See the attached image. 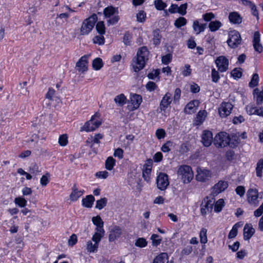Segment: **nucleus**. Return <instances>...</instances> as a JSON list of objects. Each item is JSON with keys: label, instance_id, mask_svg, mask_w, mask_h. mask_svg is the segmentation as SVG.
<instances>
[{"label": "nucleus", "instance_id": "obj_6", "mask_svg": "<svg viewBox=\"0 0 263 263\" xmlns=\"http://www.w3.org/2000/svg\"><path fill=\"white\" fill-rule=\"evenodd\" d=\"M242 42L240 33L236 30H231L229 33V39L227 43L232 48H236L241 44Z\"/></svg>", "mask_w": 263, "mask_h": 263}, {"label": "nucleus", "instance_id": "obj_5", "mask_svg": "<svg viewBox=\"0 0 263 263\" xmlns=\"http://www.w3.org/2000/svg\"><path fill=\"white\" fill-rule=\"evenodd\" d=\"M230 138L226 132L217 134L214 139V144L217 147H224L229 144Z\"/></svg>", "mask_w": 263, "mask_h": 263}, {"label": "nucleus", "instance_id": "obj_53", "mask_svg": "<svg viewBox=\"0 0 263 263\" xmlns=\"http://www.w3.org/2000/svg\"><path fill=\"white\" fill-rule=\"evenodd\" d=\"M54 93H55V90L53 88H49L48 91L45 96V101H50L53 100V98L54 96Z\"/></svg>", "mask_w": 263, "mask_h": 263}, {"label": "nucleus", "instance_id": "obj_2", "mask_svg": "<svg viewBox=\"0 0 263 263\" xmlns=\"http://www.w3.org/2000/svg\"><path fill=\"white\" fill-rule=\"evenodd\" d=\"M97 21L98 16L95 13L85 19L80 28V35H86L88 34L93 28Z\"/></svg>", "mask_w": 263, "mask_h": 263}, {"label": "nucleus", "instance_id": "obj_35", "mask_svg": "<svg viewBox=\"0 0 263 263\" xmlns=\"http://www.w3.org/2000/svg\"><path fill=\"white\" fill-rule=\"evenodd\" d=\"M116 164V160L112 157H109L105 161V168L111 171L113 169Z\"/></svg>", "mask_w": 263, "mask_h": 263}, {"label": "nucleus", "instance_id": "obj_47", "mask_svg": "<svg viewBox=\"0 0 263 263\" xmlns=\"http://www.w3.org/2000/svg\"><path fill=\"white\" fill-rule=\"evenodd\" d=\"M238 227L239 226L237 223L233 226L232 229L230 231L228 235V238L229 239L233 238L236 236L238 232Z\"/></svg>", "mask_w": 263, "mask_h": 263}, {"label": "nucleus", "instance_id": "obj_33", "mask_svg": "<svg viewBox=\"0 0 263 263\" xmlns=\"http://www.w3.org/2000/svg\"><path fill=\"white\" fill-rule=\"evenodd\" d=\"M151 171V167L149 165H146L142 172L143 177L144 180L147 182H149L150 181V175Z\"/></svg>", "mask_w": 263, "mask_h": 263}, {"label": "nucleus", "instance_id": "obj_43", "mask_svg": "<svg viewBox=\"0 0 263 263\" xmlns=\"http://www.w3.org/2000/svg\"><path fill=\"white\" fill-rule=\"evenodd\" d=\"M259 82V76L257 73L253 74L251 81L249 83V87L253 88L258 85Z\"/></svg>", "mask_w": 263, "mask_h": 263}, {"label": "nucleus", "instance_id": "obj_56", "mask_svg": "<svg viewBox=\"0 0 263 263\" xmlns=\"http://www.w3.org/2000/svg\"><path fill=\"white\" fill-rule=\"evenodd\" d=\"M215 17V14L212 12H208L202 15V18L205 22L211 21Z\"/></svg>", "mask_w": 263, "mask_h": 263}, {"label": "nucleus", "instance_id": "obj_61", "mask_svg": "<svg viewBox=\"0 0 263 263\" xmlns=\"http://www.w3.org/2000/svg\"><path fill=\"white\" fill-rule=\"evenodd\" d=\"M257 109L252 105H248L246 106L247 111L249 115H256Z\"/></svg>", "mask_w": 263, "mask_h": 263}, {"label": "nucleus", "instance_id": "obj_20", "mask_svg": "<svg viewBox=\"0 0 263 263\" xmlns=\"http://www.w3.org/2000/svg\"><path fill=\"white\" fill-rule=\"evenodd\" d=\"M255 230L251 224L247 223L243 228V238L246 240H249L255 233Z\"/></svg>", "mask_w": 263, "mask_h": 263}, {"label": "nucleus", "instance_id": "obj_9", "mask_svg": "<svg viewBox=\"0 0 263 263\" xmlns=\"http://www.w3.org/2000/svg\"><path fill=\"white\" fill-rule=\"evenodd\" d=\"M233 107V105L230 102H222L219 109L218 112L221 118H225L229 116Z\"/></svg>", "mask_w": 263, "mask_h": 263}, {"label": "nucleus", "instance_id": "obj_13", "mask_svg": "<svg viewBox=\"0 0 263 263\" xmlns=\"http://www.w3.org/2000/svg\"><path fill=\"white\" fill-rule=\"evenodd\" d=\"M214 141L212 133L210 130H204L202 135L201 142L203 145L206 147H209Z\"/></svg>", "mask_w": 263, "mask_h": 263}, {"label": "nucleus", "instance_id": "obj_40", "mask_svg": "<svg viewBox=\"0 0 263 263\" xmlns=\"http://www.w3.org/2000/svg\"><path fill=\"white\" fill-rule=\"evenodd\" d=\"M263 169V159L258 160L256 164V176L259 177L262 176V170Z\"/></svg>", "mask_w": 263, "mask_h": 263}, {"label": "nucleus", "instance_id": "obj_63", "mask_svg": "<svg viewBox=\"0 0 263 263\" xmlns=\"http://www.w3.org/2000/svg\"><path fill=\"white\" fill-rule=\"evenodd\" d=\"M160 74V70L159 69H155L153 70V71L151 72H149L147 74V77L149 79L154 80L156 77H158L159 74Z\"/></svg>", "mask_w": 263, "mask_h": 263}, {"label": "nucleus", "instance_id": "obj_38", "mask_svg": "<svg viewBox=\"0 0 263 263\" xmlns=\"http://www.w3.org/2000/svg\"><path fill=\"white\" fill-rule=\"evenodd\" d=\"M92 67L95 70H98L103 66L102 60L100 58H97L93 60L92 63Z\"/></svg>", "mask_w": 263, "mask_h": 263}, {"label": "nucleus", "instance_id": "obj_14", "mask_svg": "<svg viewBox=\"0 0 263 263\" xmlns=\"http://www.w3.org/2000/svg\"><path fill=\"white\" fill-rule=\"evenodd\" d=\"M87 56H82L76 63V67L79 71L84 72L87 70Z\"/></svg>", "mask_w": 263, "mask_h": 263}, {"label": "nucleus", "instance_id": "obj_29", "mask_svg": "<svg viewBox=\"0 0 263 263\" xmlns=\"http://www.w3.org/2000/svg\"><path fill=\"white\" fill-rule=\"evenodd\" d=\"M208 26L211 31L215 32L222 26V24L219 21H211Z\"/></svg>", "mask_w": 263, "mask_h": 263}, {"label": "nucleus", "instance_id": "obj_58", "mask_svg": "<svg viewBox=\"0 0 263 263\" xmlns=\"http://www.w3.org/2000/svg\"><path fill=\"white\" fill-rule=\"evenodd\" d=\"M155 134L157 138L159 140L163 139L166 136V133L164 129L162 128L157 129Z\"/></svg>", "mask_w": 263, "mask_h": 263}, {"label": "nucleus", "instance_id": "obj_31", "mask_svg": "<svg viewBox=\"0 0 263 263\" xmlns=\"http://www.w3.org/2000/svg\"><path fill=\"white\" fill-rule=\"evenodd\" d=\"M187 24V20L182 16L177 18L174 22V26L177 28H180L181 27L184 26Z\"/></svg>", "mask_w": 263, "mask_h": 263}, {"label": "nucleus", "instance_id": "obj_46", "mask_svg": "<svg viewBox=\"0 0 263 263\" xmlns=\"http://www.w3.org/2000/svg\"><path fill=\"white\" fill-rule=\"evenodd\" d=\"M137 21L140 23H144L145 21L146 14L143 10H140L136 15Z\"/></svg>", "mask_w": 263, "mask_h": 263}, {"label": "nucleus", "instance_id": "obj_54", "mask_svg": "<svg viewBox=\"0 0 263 263\" xmlns=\"http://www.w3.org/2000/svg\"><path fill=\"white\" fill-rule=\"evenodd\" d=\"M211 77L212 81L215 83H217L220 79L219 72L215 68H213L212 70Z\"/></svg>", "mask_w": 263, "mask_h": 263}, {"label": "nucleus", "instance_id": "obj_62", "mask_svg": "<svg viewBox=\"0 0 263 263\" xmlns=\"http://www.w3.org/2000/svg\"><path fill=\"white\" fill-rule=\"evenodd\" d=\"M172 55L170 53H168L162 57V62L163 64L167 65L172 61Z\"/></svg>", "mask_w": 263, "mask_h": 263}, {"label": "nucleus", "instance_id": "obj_26", "mask_svg": "<svg viewBox=\"0 0 263 263\" xmlns=\"http://www.w3.org/2000/svg\"><path fill=\"white\" fill-rule=\"evenodd\" d=\"M104 16L109 18L115 14L118 13V8H115L112 6L106 7L103 10Z\"/></svg>", "mask_w": 263, "mask_h": 263}, {"label": "nucleus", "instance_id": "obj_37", "mask_svg": "<svg viewBox=\"0 0 263 263\" xmlns=\"http://www.w3.org/2000/svg\"><path fill=\"white\" fill-rule=\"evenodd\" d=\"M224 206V201L223 199H219L215 203L214 211L216 213H219L221 211Z\"/></svg>", "mask_w": 263, "mask_h": 263}, {"label": "nucleus", "instance_id": "obj_41", "mask_svg": "<svg viewBox=\"0 0 263 263\" xmlns=\"http://www.w3.org/2000/svg\"><path fill=\"white\" fill-rule=\"evenodd\" d=\"M173 146H174L173 142L169 140L163 144L161 148V149L163 153H168L171 151V148Z\"/></svg>", "mask_w": 263, "mask_h": 263}, {"label": "nucleus", "instance_id": "obj_39", "mask_svg": "<svg viewBox=\"0 0 263 263\" xmlns=\"http://www.w3.org/2000/svg\"><path fill=\"white\" fill-rule=\"evenodd\" d=\"M105 234V231L103 230V232H98L96 231L95 233L92 237V240L94 241L95 243H97L99 245V243L101 240V238L103 237Z\"/></svg>", "mask_w": 263, "mask_h": 263}, {"label": "nucleus", "instance_id": "obj_42", "mask_svg": "<svg viewBox=\"0 0 263 263\" xmlns=\"http://www.w3.org/2000/svg\"><path fill=\"white\" fill-rule=\"evenodd\" d=\"M96 29L100 35L104 34L105 32V27L104 22L103 21L98 22L96 24Z\"/></svg>", "mask_w": 263, "mask_h": 263}, {"label": "nucleus", "instance_id": "obj_21", "mask_svg": "<svg viewBox=\"0 0 263 263\" xmlns=\"http://www.w3.org/2000/svg\"><path fill=\"white\" fill-rule=\"evenodd\" d=\"M152 263H173L169 260V257L166 253H161L157 255L153 259Z\"/></svg>", "mask_w": 263, "mask_h": 263}, {"label": "nucleus", "instance_id": "obj_16", "mask_svg": "<svg viewBox=\"0 0 263 263\" xmlns=\"http://www.w3.org/2000/svg\"><path fill=\"white\" fill-rule=\"evenodd\" d=\"M211 177V173L208 170L198 169L196 179L199 181L205 182Z\"/></svg>", "mask_w": 263, "mask_h": 263}, {"label": "nucleus", "instance_id": "obj_55", "mask_svg": "<svg viewBox=\"0 0 263 263\" xmlns=\"http://www.w3.org/2000/svg\"><path fill=\"white\" fill-rule=\"evenodd\" d=\"M241 68H235L231 72V76L235 79H239L242 76Z\"/></svg>", "mask_w": 263, "mask_h": 263}, {"label": "nucleus", "instance_id": "obj_64", "mask_svg": "<svg viewBox=\"0 0 263 263\" xmlns=\"http://www.w3.org/2000/svg\"><path fill=\"white\" fill-rule=\"evenodd\" d=\"M192 70L190 68V65L186 64L184 66V69L182 70V73L184 77L189 76L191 74Z\"/></svg>", "mask_w": 263, "mask_h": 263}, {"label": "nucleus", "instance_id": "obj_19", "mask_svg": "<svg viewBox=\"0 0 263 263\" xmlns=\"http://www.w3.org/2000/svg\"><path fill=\"white\" fill-rule=\"evenodd\" d=\"M198 100H193L186 104L184 108V112L187 114L194 113L199 105Z\"/></svg>", "mask_w": 263, "mask_h": 263}, {"label": "nucleus", "instance_id": "obj_34", "mask_svg": "<svg viewBox=\"0 0 263 263\" xmlns=\"http://www.w3.org/2000/svg\"><path fill=\"white\" fill-rule=\"evenodd\" d=\"M126 100L125 96L122 93L117 96L114 99L115 103L120 106H122L126 103Z\"/></svg>", "mask_w": 263, "mask_h": 263}, {"label": "nucleus", "instance_id": "obj_10", "mask_svg": "<svg viewBox=\"0 0 263 263\" xmlns=\"http://www.w3.org/2000/svg\"><path fill=\"white\" fill-rule=\"evenodd\" d=\"M228 187V183L225 181H219L212 188L211 195L216 196L219 193L223 192Z\"/></svg>", "mask_w": 263, "mask_h": 263}, {"label": "nucleus", "instance_id": "obj_48", "mask_svg": "<svg viewBox=\"0 0 263 263\" xmlns=\"http://www.w3.org/2000/svg\"><path fill=\"white\" fill-rule=\"evenodd\" d=\"M151 239L152 241V245L153 246H157L159 245L162 241L160 236L157 234H153L151 236Z\"/></svg>", "mask_w": 263, "mask_h": 263}, {"label": "nucleus", "instance_id": "obj_24", "mask_svg": "<svg viewBox=\"0 0 263 263\" xmlns=\"http://www.w3.org/2000/svg\"><path fill=\"white\" fill-rule=\"evenodd\" d=\"M84 193V191L78 190L76 184L72 188V192L70 195V199L71 200L74 201L81 197Z\"/></svg>", "mask_w": 263, "mask_h": 263}, {"label": "nucleus", "instance_id": "obj_27", "mask_svg": "<svg viewBox=\"0 0 263 263\" xmlns=\"http://www.w3.org/2000/svg\"><path fill=\"white\" fill-rule=\"evenodd\" d=\"M95 201V197L92 195H87L82 199V205L86 208H90Z\"/></svg>", "mask_w": 263, "mask_h": 263}, {"label": "nucleus", "instance_id": "obj_23", "mask_svg": "<svg viewBox=\"0 0 263 263\" xmlns=\"http://www.w3.org/2000/svg\"><path fill=\"white\" fill-rule=\"evenodd\" d=\"M229 18L230 22L234 24H239L242 22V17L237 12L230 13Z\"/></svg>", "mask_w": 263, "mask_h": 263}, {"label": "nucleus", "instance_id": "obj_7", "mask_svg": "<svg viewBox=\"0 0 263 263\" xmlns=\"http://www.w3.org/2000/svg\"><path fill=\"white\" fill-rule=\"evenodd\" d=\"M156 183L159 190L164 191L169 185L167 175L165 173H160L157 177Z\"/></svg>", "mask_w": 263, "mask_h": 263}, {"label": "nucleus", "instance_id": "obj_3", "mask_svg": "<svg viewBox=\"0 0 263 263\" xmlns=\"http://www.w3.org/2000/svg\"><path fill=\"white\" fill-rule=\"evenodd\" d=\"M177 174L180 176L184 183H190L194 176L191 167L186 165H181L178 170Z\"/></svg>", "mask_w": 263, "mask_h": 263}, {"label": "nucleus", "instance_id": "obj_22", "mask_svg": "<svg viewBox=\"0 0 263 263\" xmlns=\"http://www.w3.org/2000/svg\"><path fill=\"white\" fill-rule=\"evenodd\" d=\"M92 222L93 224L97 226L95 229L96 231L103 232V230H104L103 229L104 222L100 216L98 215L93 217L92 218Z\"/></svg>", "mask_w": 263, "mask_h": 263}, {"label": "nucleus", "instance_id": "obj_59", "mask_svg": "<svg viewBox=\"0 0 263 263\" xmlns=\"http://www.w3.org/2000/svg\"><path fill=\"white\" fill-rule=\"evenodd\" d=\"M145 87L147 90L151 92L154 91L157 88V85L154 82L149 81L145 85Z\"/></svg>", "mask_w": 263, "mask_h": 263}, {"label": "nucleus", "instance_id": "obj_52", "mask_svg": "<svg viewBox=\"0 0 263 263\" xmlns=\"http://www.w3.org/2000/svg\"><path fill=\"white\" fill-rule=\"evenodd\" d=\"M147 242L144 238H139L135 242V246L140 248H144L147 246Z\"/></svg>", "mask_w": 263, "mask_h": 263}, {"label": "nucleus", "instance_id": "obj_17", "mask_svg": "<svg viewBox=\"0 0 263 263\" xmlns=\"http://www.w3.org/2000/svg\"><path fill=\"white\" fill-rule=\"evenodd\" d=\"M253 45L254 50L258 53H261L263 50V47L260 43V34L259 32H255L253 36Z\"/></svg>", "mask_w": 263, "mask_h": 263}, {"label": "nucleus", "instance_id": "obj_11", "mask_svg": "<svg viewBox=\"0 0 263 263\" xmlns=\"http://www.w3.org/2000/svg\"><path fill=\"white\" fill-rule=\"evenodd\" d=\"M247 200L251 204L257 205L258 204L257 199L258 193L256 189H250L247 192Z\"/></svg>", "mask_w": 263, "mask_h": 263}, {"label": "nucleus", "instance_id": "obj_25", "mask_svg": "<svg viewBox=\"0 0 263 263\" xmlns=\"http://www.w3.org/2000/svg\"><path fill=\"white\" fill-rule=\"evenodd\" d=\"M131 102L134 109H137L140 105L142 99L140 95L134 94L131 97Z\"/></svg>", "mask_w": 263, "mask_h": 263}, {"label": "nucleus", "instance_id": "obj_44", "mask_svg": "<svg viewBox=\"0 0 263 263\" xmlns=\"http://www.w3.org/2000/svg\"><path fill=\"white\" fill-rule=\"evenodd\" d=\"M99 245L97 243L93 244L91 241H89L87 243V250L90 253H93L97 250Z\"/></svg>", "mask_w": 263, "mask_h": 263}, {"label": "nucleus", "instance_id": "obj_30", "mask_svg": "<svg viewBox=\"0 0 263 263\" xmlns=\"http://www.w3.org/2000/svg\"><path fill=\"white\" fill-rule=\"evenodd\" d=\"M256 95V104L257 105H261L263 103V88L260 91L258 88H256L253 90V94Z\"/></svg>", "mask_w": 263, "mask_h": 263}, {"label": "nucleus", "instance_id": "obj_60", "mask_svg": "<svg viewBox=\"0 0 263 263\" xmlns=\"http://www.w3.org/2000/svg\"><path fill=\"white\" fill-rule=\"evenodd\" d=\"M68 143L67 136L66 135H61L59 139V143L61 146H65Z\"/></svg>", "mask_w": 263, "mask_h": 263}, {"label": "nucleus", "instance_id": "obj_45", "mask_svg": "<svg viewBox=\"0 0 263 263\" xmlns=\"http://www.w3.org/2000/svg\"><path fill=\"white\" fill-rule=\"evenodd\" d=\"M207 230L202 228L200 232V241L201 243L205 244L208 241L206 236Z\"/></svg>", "mask_w": 263, "mask_h": 263}, {"label": "nucleus", "instance_id": "obj_1", "mask_svg": "<svg viewBox=\"0 0 263 263\" xmlns=\"http://www.w3.org/2000/svg\"><path fill=\"white\" fill-rule=\"evenodd\" d=\"M148 54L149 51L146 47L143 46L139 49L137 56L133 60L132 63V66L135 72H138L144 67Z\"/></svg>", "mask_w": 263, "mask_h": 263}, {"label": "nucleus", "instance_id": "obj_4", "mask_svg": "<svg viewBox=\"0 0 263 263\" xmlns=\"http://www.w3.org/2000/svg\"><path fill=\"white\" fill-rule=\"evenodd\" d=\"M215 200L208 197L204 198L200 204V213L202 216L205 217L208 213H211L213 209Z\"/></svg>", "mask_w": 263, "mask_h": 263}, {"label": "nucleus", "instance_id": "obj_49", "mask_svg": "<svg viewBox=\"0 0 263 263\" xmlns=\"http://www.w3.org/2000/svg\"><path fill=\"white\" fill-rule=\"evenodd\" d=\"M154 5L156 8L158 10H162L166 7V4L162 0H155Z\"/></svg>", "mask_w": 263, "mask_h": 263}, {"label": "nucleus", "instance_id": "obj_15", "mask_svg": "<svg viewBox=\"0 0 263 263\" xmlns=\"http://www.w3.org/2000/svg\"><path fill=\"white\" fill-rule=\"evenodd\" d=\"M122 234V230L119 226H115L109 232L108 240L110 242L115 241L119 238Z\"/></svg>", "mask_w": 263, "mask_h": 263}, {"label": "nucleus", "instance_id": "obj_50", "mask_svg": "<svg viewBox=\"0 0 263 263\" xmlns=\"http://www.w3.org/2000/svg\"><path fill=\"white\" fill-rule=\"evenodd\" d=\"M187 8V3L181 4L180 6H178V13L182 16L185 15L186 14Z\"/></svg>", "mask_w": 263, "mask_h": 263}, {"label": "nucleus", "instance_id": "obj_8", "mask_svg": "<svg viewBox=\"0 0 263 263\" xmlns=\"http://www.w3.org/2000/svg\"><path fill=\"white\" fill-rule=\"evenodd\" d=\"M215 64L218 71L223 72L226 71L229 67V60L224 56H220L215 60Z\"/></svg>", "mask_w": 263, "mask_h": 263}, {"label": "nucleus", "instance_id": "obj_51", "mask_svg": "<svg viewBox=\"0 0 263 263\" xmlns=\"http://www.w3.org/2000/svg\"><path fill=\"white\" fill-rule=\"evenodd\" d=\"M14 202L21 208L25 206L27 204V201L24 198L20 197L15 198Z\"/></svg>", "mask_w": 263, "mask_h": 263}, {"label": "nucleus", "instance_id": "obj_18", "mask_svg": "<svg viewBox=\"0 0 263 263\" xmlns=\"http://www.w3.org/2000/svg\"><path fill=\"white\" fill-rule=\"evenodd\" d=\"M192 27L195 34L198 35L205 30L207 27V24L200 23L198 20H196L193 21Z\"/></svg>", "mask_w": 263, "mask_h": 263}, {"label": "nucleus", "instance_id": "obj_36", "mask_svg": "<svg viewBox=\"0 0 263 263\" xmlns=\"http://www.w3.org/2000/svg\"><path fill=\"white\" fill-rule=\"evenodd\" d=\"M107 203V199L105 197L101 198L96 201L95 208L99 210L104 208Z\"/></svg>", "mask_w": 263, "mask_h": 263}, {"label": "nucleus", "instance_id": "obj_28", "mask_svg": "<svg viewBox=\"0 0 263 263\" xmlns=\"http://www.w3.org/2000/svg\"><path fill=\"white\" fill-rule=\"evenodd\" d=\"M207 112L205 110H200L197 115L196 118V124L197 125H201L206 117Z\"/></svg>", "mask_w": 263, "mask_h": 263}, {"label": "nucleus", "instance_id": "obj_57", "mask_svg": "<svg viewBox=\"0 0 263 263\" xmlns=\"http://www.w3.org/2000/svg\"><path fill=\"white\" fill-rule=\"evenodd\" d=\"M132 35L129 32H125L124 36H123V43L126 45H130L131 40H132Z\"/></svg>", "mask_w": 263, "mask_h": 263}, {"label": "nucleus", "instance_id": "obj_32", "mask_svg": "<svg viewBox=\"0 0 263 263\" xmlns=\"http://www.w3.org/2000/svg\"><path fill=\"white\" fill-rule=\"evenodd\" d=\"M92 121H89L85 123V124L81 127V131H86L87 132H91L95 130L96 128L94 127Z\"/></svg>", "mask_w": 263, "mask_h": 263}, {"label": "nucleus", "instance_id": "obj_12", "mask_svg": "<svg viewBox=\"0 0 263 263\" xmlns=\"http://www.w3.org/2000/svg\"><path fill=\"white\" fill-rule=\"evenodd\" d=\"M172 102V95L170 92H167L162 98L159 105L158 109L162 111H165L170 106Z\"/></svg>", "mask_w": 263, "mask_h": 263}]
</instances>
